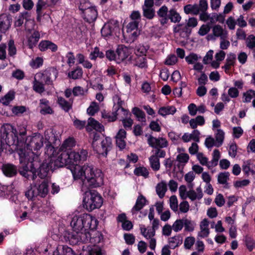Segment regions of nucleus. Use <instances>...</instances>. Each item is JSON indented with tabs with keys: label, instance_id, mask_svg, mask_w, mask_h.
<instances>
[{
	"label": "nucleus",
	"instance_id": "f257e3e1",
	"mask_svg": "<svg viewBox=\"0 0 255 255\" xmlns=\"http://www.w3.org/2000/svg\"><path fill=\"white\" fill-rule=\"evenodd\" d=\"M45 139L47 141L46 151L47 156H51V160L54 161V165L57 167H63L65 165L75 166L77 163L86 161L88 157V151L85 149H79L77 151H70L75 145V140L69 137L64 140L59 148H55L56 142H59L55 136L51 129L45 131Z\"/></svg>",
	"mask_w": 255,
	"mask_h": 255
},
{
	"label": "nucleus",
	"instance_id": "f03ea898",
	"mask_svg": "<svg viewBox=\"0 0 255 255\" xmlns=\"http://www.w3.org/2000/svg\"><path fill=\"white\" fill-rule=\"evenodd\" d=\"M70 170L74 180L81 183L82 191L89 188H97L104 184V176L102 170L91 164H76Z\"/></svg>",
	"mask_w": 255,
	"mask_h": 255
},
{
	"label": "nucleus",
	"instance_id": "7ed1b4c3",
	"mask_svg": "<svg viewBox=\"0 0 255 255\" xmlns=\"http://www.w3.org/2000/svg\"><path fill=\"white\" fill-rule=\"evenodd\" d=\"M19 154L21 162L23 161L28 162L27 165L24 166L19 171L21 175L28 179L31 178L32 180H34L37 176H38L41 179L44 178L49 175L51 170L59 167L55 166L54 161L51 160L52 157L51 156H47L48 158L45 159L40 166L38 170L37 171L34 167L32 161L26 157L25 153H23L21 151V152L19 153Z\"/></svg>",
	"mask_w": 255,
	"mask_h": 255
},
{
	"label": "nucleus",
	"instance_id": "20e7f679",
	"mask_svg": "<svg viewBox=\"0 0 255 255\" xmlns=\"http://www.w3.org/2000/svg\"><path fill=\"white\" fill-rule=\"evenodd\" d=\"M82 222L80 214L73 216L70 222V225L74 232L65 231L63 234L65 241L71 245H76L79 242L87 243L89 242L92 244L99 243L100 241V237L92 238V233L82 232Z\"/></svg>",
	"mask_w": 255,
	"mask_h": 255
},
{
	"label": "nucleus",
	"instance_id": "39448f33",
	"mask_svg": "<svg viewBox=\"0 0 255 255\" xmlns=\"http://www.w3.org/2000/svg\"><path fill=\"white\" fill-rule=\"evenodd\" d=\"M85 192L83 198L84 206L89 211L95 209L100 208L103 203V200L101 195L95 190L82 191Z\"/></svg>",
	"mask_w": 255,
	"mask_h": 255
},
{
	"label": "nucleus",
	"instance_id": "423d86ee",
	"mask_svg": "<svg viewBox=\"0 0 255 255\" xmlns=\"http://www.w3.org/2000/svg\"><path fill=\"white\" fill-rule=\"evenodd\" d=\"M49 192V185L45 180L33 183L30 188L25 193L28 199L32 200L35 197H45Z\"/></svg>",
	"mask_w": 255,
	"mask_h": 255
},
{
	"label": "nucleus",
	"instance_id": "0eeeda50",
	"mask_svg": "<svg viewBox=\"0 0 255 255\" xmlns=\"http://www.w3.org/2000/svg\"><path fill=\"white\" fill-rule=\"evenodd\" d=\"M112 140L111 138L106 137L101 138L95 134L92 142V147L95 151L99 155L106 156L108 151L112 148Z\"/></svg>",
	"mask_w": 255,
	"mask_h": 255
},
{
	"label": "nucleus",
	"instance_id": "6e6552de",
	"mask_svg": "<svg viewBox=\"0 0 255 255\" xmlns=\"http://www.w3.org/2000/svg\"><path fill=\"white\" fill-rule=\"evenodd\" d=\"M44 142L46 145L48 144L47 141L45 139V135L44 137L42 135L36 133L30 137L29 142L26 144L27 148L30 150V151L27 152L28 155H26V157L28 158L27 156H32L34 153L32 151L33 150H38L40 149L43 145ZM23 152H25V154H26L25 150L24 151H23Z\"/></svg>",
	"mask_w": 255,
	"mask_h": 255
},
{
	"label": "nucleus",
	"instance_id": "1a4fd4ad",
	"mask_svg": "<svg viewBox=\"0 0 255 255\" xmlns=\"http://www.w3.org/2000/svg\"><path fill=\"white\" fill-rule=\"evenodd\" d=\"M188 191L185 185H181L179 188V196L181 199L185 200L187 198L191 201L199 200L203 196L201 187H197L195 190L193 188H189Z\"/></svg>",
	"mask_w": 255,
	"mask_h": 255
},
{
	"label": "nucleus",
	"instance_id": "9d476101",
	"mask_svg": "<svg viewBox=\"0 0 255 255\" xmlns=\"http://www.w3.org/2000/svg\"><path fill=\"white\" fill-rule=\"evenodd\" d=\"M81 220L82 222V232L90 233L89 230L92 231V233H95L99 235V233L93 231L96 229L98 224L97 219L92 215L89 214H80Z\"/></svg>",
	"mask_w": 255,
	"mask_h": 255
},
{
	"label": "nucleus",
	"instance_id": "9b49d317",
	"mask_svg": "<svg viewBox=\"0 0 255 255\" xmlns=\"http://www.w3.org/2000/svg\"><path fill=\"white\" fill-rule=\"evenodd\" d=\"M3 133L6 135L8 145H18L19 143L18 131L12 125L5 124L2 127Z\"/></svg>",
	"mask_w": 255,
	"mask_h": 255
},
{
	"label": "nucleus",
	"instance_id": "f8f14e48",
	"mask_svg": "<svg viewBox=\"0 0 255 255\" xmlns=\"http://www.w3.org/2000/svg\"><path fill=\"white\" fill-rule=\"evenodd\" d=\"M58 71L54 67H50L42 72L37 73L35 76L38 80L47 85L52 84L53 79L55 80L58 76Z\"/></svg>",
	"mask_w": 255,
	"mask_h": 255
},
{
	"label": "nucleus",
	"instance_id": "ddd939ff",
	"mask_svg": "<svg viewBox=\"0 0 255 255\" xmlns=\"http://www.w3.org/2000/svg\"><path fill=\"white\" fill-rule=\"evenodd\" d=\"M117 63L121 62L128 59H130L132 53V50L124 45H119L116 50Z\"/></svg>",
	"mask_w": 255,
	"mask_h": 255
},
{
	"label": "nucleus",
	"instance_id": "4468645a",
	"mask_svg": "<svg viewBox=\"0 0 255 255\" xmlns=\"http://www.w3.org/2000/svg\"><path fill=\"white\" fill-rule=\"evenodd\" d=\"M146 200V199L142 196L139 195L136 201L135 204L133 207L131 209V213L132 215L134 216L135 218H137L136 215L139 212V215H138V217L141 218L144 216H145L147 213H143L140 211V210L145 205V202Z\"/></svg>",
	"mask_w": 255,
	"mask_h": 255
},
{
	"label": "nucleus",
	"instance_id": "2eb2a0df",
	"mask_svg": "<svg viewBox=\"0 0 255 255\" xmlns=\"http://www.w3.org/2000/svg\"><path fill=\"white\" fill-rule=\"evenodd\" d=\"M148 144L154 148H164L168 146V141L163 137L155 138L149 135L147 139Z\"/></svg>",
	"mask_w": 255,
	"mask_h": 255
},
{
	"label": "nucleus",
	"instance_id": "dca6fc26",
	"mask_svg": "<svg viewBox=\"0 0 255 255\" xmlns=\"http://www.w3.org/2000/svg\"><path fill=\"white\" fill-rule=\"evenodd\" d=\"M173 31L176 36H179L184 39H187L191 32V30L185 24H180L174 27Z\"/></svg>",
	"mask_w": 255,
	"mask_h": 255
},
{
	"label": "nucleus",
	"instance_id": "f3484780",
	"mask_svg": "<svg viewBox=\"0 0 255 255\" xmlns=\"http://www.w3.org/2000/svg\"><path fill=\"white\" fill-rule=\"evenodd\" d=\"M33 210H37L40 212L49 213L53 211V207L50 204L49 202L44 200L43 201L38 202L33 206Z\"/></svg>",
	"mask_w": 255,
	"mask_h": 255
},
{
	"label": "nucleus",
	"instance_id": "a211bd4d",
	"mask_svg": "<svg viewBox=\"0 0 255 255\" xmlns=\"http://www.w3.org/2000/svg\"><path fill=\"white\" fill-rule=\"evenodd\" d=\"M118 24L116 21H111L104 24L101 29V34L103 36L111 35L113 32L118 28Z\"/></svg>",
	"mask_w": 255,
	"mask_h": 255
},
{
	"label": "nucleus",
	"instance_id": "6ab92c4d",
	"mask_svg": "<svg viewBox=\"0 0 255 255\" xmlns=\"http://www.w3.org/2000/svg\"><path fill=\"white\" fill-rule=\"evenodd\" d=\"M18 131V136L19 135L20 138H19V143L18 146H17V149L19 150V153L21 152V151L23 152V150L20 148V146H22L23 144L25 145V143L24 142L25 139L24 136L26 134V126L24 124H22L18 126L17 129Z\"/></svg>",
	"mask_w": 255,
	"mask_h": 255
},
{
	"label": "nucleus",
	"instance_id": "aec40b11",
	"mask_svg": "<svg viewBox=\"0 0 255 255\" xmlns=\"http://www.w3.org/2000/svg\"><path fill=\"white\" fill-rule=\"evenodd\" d=\"M38 48L41 51H45L50 50L51 51L54 52L58 49L57 45L54 43L49 40H42L38 45Z\"/></svg>",
	"mask_w": 255,
	"mask_h": 255
},
{
	"label": "nucleus",
	"instance_id": "412c9836",
	"mask_svg": "<svg viewBox=\"0 0 255 255\" xmlns=\"http://www.w3.org/2000/svg\"><path fill=\"white\" fill-rule=\"evenodd\" d=\"M212 34L215 37H220L221 39H227L228 36V31L219 24L212 27Z\"/></svg>",
	"mask_w": 255,
	"mask_h": 255
},
{
	"label": "nucleus",
	"instance_id": "4be33fe9",
	"mask_svg": "<svg viewBox=\"0 0 255 255\" xmlns=\"http://www.w3.org/2000/svg\"><path fill=\"white\" fill-rule=\"evenodd\" d=\"M40 113L42 115L52 114L53 109L50 106L49 102L46 99H42L39 101Z\"/></svg>",
	"mask_w": 255,
	"mask_h": 255
},
{
	"label": "nucleus",
	"instance_id": "5701e85b",
	"mask_svg": "<svg viewBox=\"0 0 255 255\" xmlns=\"http://www.w3.org/2000/svg\"><path fill=\"white\" fill-rule=\"evenodd\" d=\"M53 255H76L72 249L66 246L58 245L53 252Z\"/></svg>",
	"mask_w": 255,
	"mask_h": 255
},
{
	"label": "nucleus",
	"instance_id": "b1692460",
	"mask_svg": "<svg viewBox=\"0 0 255 255\" xmlns=\"http://www.w3.org/2000/svg\"><path fill=\"white\" fill-rule=\"evenodd\" d=\"M83 18L90 23L96 20L98 16V11L95 6L90 9L82 14Z\"/></svg>",
	"mask_w": 255,
	"mask_h": 255
},
{
	"label": "nucleus",
	"instance_id": "393cba45",
	"mask_svg": "<svg viewBox=\"0 0 255 255\" xmlns=\"http://www.w3.org/2000/svg\"><path fill=\"white\" fill-rule=\"evenodd\" d=\"M209 222L206 219L202 220L200 224V231L198 234V236L201 238L207 237L210 234L209 228Z\"/></svg>",
	"mask_w": 255,
	"mask_h": 255
},
{
	"label": "nucleus",
	"instance_id": "a878e982",
	"mask_svg": "<svg viewBox=\"0 0 255 255\" xmlns=\"http://www.w3.org/2000/svg\"><path fill=\"white\" fill-rule=\"evenodd\" d=\"M116 138L117 146L121 149L125 148L126 145L125 141L126 138V131L123 129H120L116 136Z\"/></svg>",
	"mask_w": 255,
	"mask_h": 255
},
{
	"label": "nucleus",
	"instance_id": "bb28decb",
	"mask_svg": "<svg viewBox=\"0 0 255 255\" xmlns=\"http://www.w3.org/2000/svg\"><path fill=\"white\" fill-rule=\"evenodd\" d=\"M27 44L29 48L32 49L36 46L40 39V33L38 31H34L32 34L27 36Z\"/></svg>",
	"mask_w": 255,
	"mask_h": 255
},
{
	"label": "nucleus",
	"instance_id": "cd10ccee",
	"mask_svg": "<svg viewBox=\"0 0 255 255\" xmlns=\"http://www.w3.org/2000/svg\"><path fill=\"white\" fill-rule=\"evenodd\" d=\"M87 130L90 131L92 129L101 131L104 130V127L94 119L90 118L88 119V125L86 127Z\"/></svg>",
	"mask_w": 255,
	"mask_h": 255
},
{
	"label": "nucleus",
	"instance_id": "c85d7f7f",
	"mask_svg": "<svg viewBox=\"0 0 255 255\" xmlns=\"http://www.w3.org/2000/svg\"><path fill=\"white\" fill-rule=\"evenodd\" d=\"M176 111V108L173 106H165L159 108L158 114L163 117H166L168 115H173Z\"/></svg>",
	"mask_w": 255,
	"mask_h": 255
},
{
	"label": "nucleus",
	"instance_id": "c756f323",
	"mask_svg": "<svg viewBox=\"0 0 255 255\" xmlns=\"http://www.w3.org/2000/svg\"><path fill=\"white\" fill-rule=\"evenodd\" d=\"M2 170L4 175L8 177H12L17 173L16 167L14 165L9 163L3 164Z\"/></svg>",
	"mask_w": 255,
	"mask_h": 255
},
{
	"label": "nucleus",
	"instance_id": "7c9ffc66",
	"mask_svg": "<svg viewBox=\"0 0 255 255\" xmlns=\"http://www.w3.org/2000/svg\"><path fill=\"white\" fill-rule=\"evenodd\" d=\"M57 103L61 108L66 112H69L72 109L73 103V101L72 100L67 101L62 97H58Z\"/></svg>",
	"mask_w": 255,
	"mask_h": 255
},
{
	"label": "nucleus",
	"instance_id": "2f4dec72",
	"mask_svg": "<svg viewBox=\"0 0 255 255\" xmlns=\"http://www.w3.org/2000/svg\"><path fill=\"white\" fill-rule=\"evenodd\" d=\"M236 56L234 53H230L227 55L225 65L222 67L226 72H228L232 66H234L236 63Z\"/></svg>",
	"mask_w": 255,
	"mask_h": 255
},
{
	"label": "nucleus",
	"instance_id": "473e14b6",
	"mask_svg": "<svg viewBox=\"0 0 255 255\" xmlns=\"http://www.w3.org/2000/svg\"><path fill=\"white\" fill-rule=\"evenodd\" d=\"M225 55L226 53L222 50H220L218 52L216 53L215 56V60L212 61L211 63L212 67L215 69L219 68L220 62L224 59Z\"/></svg>",
	"mask_w": 255,
	"mask_h": 255
},
{
	"label": "nucleus",
	"instance_id": "72a5a7b5",
	"mask_svg": "<svg viewBox=\"0 0 255 255\" xmlns=\"http://www.w3.org/2000/svg\"><path fill=\"white\" fill-rule=\"evenodd\" d=\"M138 23L137 22L131 21L128 23L127 26V32L128 33H130V35L133 38L136 37L137 35V29L138 27Z\"/></svg>",
	"mask_w": 255,
	"mask_h": 255
},
{
	"label": "nucleus",
	"instance_id": "f704fd0d",
	"mask_svg": "<svg viewBox=\"0 0 255 255\" xmlns=\"http://www.w3.org/2000/svg\"><path fill=\"white\" fill-rule=\"evenodd\" d=\"M166 191L167 184L164 181L157 184L156 186V192L160 198H162L164 196Z\"/></svg>",
	"mask_w": 255,
	"mask_h": 255
},
{
	"label": "nucleus",
	"instance_id": "c9c22d12",
	"mask_svg": "<svg viewBox=\"0 0 255 255\" xmlns=\"http://www.w3.org/2000/svg\"><path fill=\"white\" fill-rule=\"evenodd\" d=\"M95 6V5L90 2L88 0H81L79 5V9L81 11V14H83L87 10L91 9Z\"/></svg>",
	"mask_w": 255,
	"mask_h": 255
},
{
	"label": "nucleus",
	"instance_id": "e433bc0d",
	"mask_svg": "<svg viewBox=\"0 0 255 255\" xmlns=\"http://www.w3.org/2000/svg\"><path fill=\"white\" fill-rule=\"evenodd\" d=\"M189 124L191 127L194 129L198 126H202L205 124V120L203 116H197L195 119H192L190 120Z\"/></svg>",
	"mask_w": 255,
	"mask_h": 255
},
{
	"label": "nucleus",
	"instance_id": "4c0bfd02",
	"mask_svg": "<svg viewBox=\"0 0 255 255\" xmlns=\"http://www.w3.org/2000/svg\"><path fill=\"white\" fill-rule=\"evenodd\" d=\"M215 136L217 141V147H219L223 143L225 138V132L220 128L217 129L215 131Z\"/></svg>",
	"mask_w": 255,
	"mask_h": 255
},
{
	"label": "nucleus",
	"instance_id": "58836bf2",
	"mask_svg": "<svg viewBox=\"0 0 255 255\" xmlns=\"http://www.w3.org/2000/svg\"><path fill=\"white\" fill-rule=\"evenodd\" d=\"M140 229L141 234L147 240L154 237L155 236V231L153 229H151L150 227H141Z\"/></svg>",
	"mask_w": 255,
	"mask_h": 255
},
{
	"label": "nucleus",
	"instance_id": "ea45409f",
	"mask_svg": "<svg viewBox=\"0 0 255 255\" xmlns=\"http://www.w3.org/2000/svg\"><path fill=\"white\" fill-rule=\"evenodd\" d=\"M149 160L150 166L154 171H158L160 169L159 159L156 155H151L149 157Z\"/></svg>",
	"mask_w": 255,
	"mask_h": 255
},
{
	"label": "nucleus",
	"instance_id": "a19ab883",
	"mask_svg": "<svg viewBox=\"0 0 255 255\" xmlns=\"http://www.w3.org/2000/svg\"><path fill=\"white\" fill-rule=\"evenodd\" d=\"M134 65L140 68H145L147 67L145 56H136L134 60Z\"/></svg>",
	"mask_w": 255,
	"mask_h": 255
},
{
	"label": "nucleus",
	"instance_id": "79ce46f5",
	"mask_svg": "<svg viewBox=\"0 0 255 255\" xmlns=\"http://www.w3.org/2000/svg\"><path fill=\"white\" fill-rule=\"evenodd\" d=\"M118 115H119L118 112L113 110L112 113H107L104 111L102 113V117L104 119H107L109 122H114L116 121Z\"/></svg>",
	"mask_w": 255,
	"mask_h": 255
},
{
	"label": "nucleus",
	"instance_id": "37998d69",
	"mask_svg": "<svg viewBox=\"0 0 255 255\" xmlns=\"http://www.w3.org/2000/svg\"><path fill=\"white\" fill-rule=\"evenodd\" d=\"M195 178V174L193 171H189L184 176V179L187 183L188 188H193L194 184L193 183Z\"/></svg>",
	"mask_w": 255,
	"mask_h": 255
},
{
	"label": "nucleus",
	"instance_id": "c03bdc74",
	"mask_svg": "<svg viewBox=\"0 0 255 255\" xmlns=\"http://www.w3.org/2000/svg\"><path fill=\"white\" fill-rule=\"evenodd\" d=\"M39 80L38 78H36V76H35L34 80L33 82V89L36 92L41 94L44 91L45 88L44 85Z\"/></svg>",
	"mask_w": 255,
	"mask_h": 255
},
{
	"label": "nucleus",
	"instance_id": "a18cd8bd",
	"mask_svg": "<svg viewBox=\"0 0 255 255\" xmlns=\"http://www.w3.org/2000/svg\"><path fill=\"white\" fill-rule=\"evenodd\" d=\"M132 112L133 114L136 117L137 120L141 122H145V115L143 111L137 107L132 109Z\"/></svg>",
	"mask_w": 255,
	"mask_h": 255
},
{
	"label": "nucleus",
	"instance_id": "49530a36",
	"mask_svg": "<svg viewBox=\"0 0 255 255\" xmlns=\"http://www.w3.org/2000/svg\"><path fill=\"white\" fill-rule=\"evenodd\" d=\"M113 111L119 112L120 108L123 107L124 102L121 100V97L118 95H116L113 97Z\"/></svg>",
	"mask_w": 255,
	"mask_h": 255
},
{
	"label": "nucleus",
	"instance_id": "de8ad7c7",
	"mask_svg": "<svg viewBox=\"0 0 255 255\" xmlns=\"http://www.w3.org/2000/svg\"><path fill=\"white\" fill-rule=\"evenodd\" d=\"M10 21L8 18H0V32L5 33L10 26Z\"/></svg>",
	"mask_w": 255,
	"mask_h": 255
},
{
	"label": "nucleus",
	"instance_id": "09e8293b",
	"mask_svg": "<svg viewBox=\"0 0 255 255\" xmlns=\"http://www.w3.org/2000/svg\"><path fill=\"white\" fill-rule=\"evenodd\" d=\"M104 57V54L97 47H95L89 55V58L92 60H96L97 58H103Z\"/></svg>",
	"mask_w": 255,
	"mask_h": 255
},
{
	"label": "nucleus",
	"instance_id": "8fccbe9b",
	"mask_svg": "<svg viewBox=\"0 0 255 255\" xmlns=\"http://www.w3.org/2000/svg\"><path fill=\"white\" fill-rule=\"evenodd\" d=\"M14 98V92H8L3 97L1 98L0 102L4 105H8Z\"/></svg>",
	"mask_w": 255,
	"mask_h": 255
},
{
	"label": "nucleus",
	"instance_id": "3c124183",
	"mask_svg": "<svg viewBox=\"0 0 255 255\" xmlns=\"http://www.w3.org/2000/svg\"><path fill=\"white\" fill-rule=\"evenodd\" d=\"M185 13L197 14L199 12V8L197 5L187 4L184 7Z\"/></svg>",
	"mask_w": 255,
	"mask_h": 255
},
{
	"label": "nucleus",
	"instance_id": "603ef678",
	"mask_svg": "<svg viewBox=\"0 0 255 255\" xmlns=\"http://www.w3.org/2000/svg\"><path fill=\"white\" fill-rule=\"evenodd\" d=\"M252 166L253 165L250 160L245 161L242 165L243 170L247 175H249L251 173L254 174L255 172L252 169Z\"/></svg>",
	"mask_w": 255,
	"mask_h": 255
},
{
	"label": "nucleus",
	"instance_id": "864d4df0",
	"mask_svg": "<svg viewBox=\"0 0 255 255\" xmlns=\"http://www.w3.org/2000/svg\"><path fill=\"white\" fill-rule=\"evenodd\" d=\"M99 104L95 102H93L87 110V114L90 116H94L99 111Z\"/></svg>",
	"mask_w": 255,
	"mask_h": 255
},
{
	"label": "nucleus",
	"instance_id": "5fc2aeb1",
	"mask_svg": "<svg viewBox=\"0 0 255 255\" xmlns=\"http://www.w3.org/2000/svg\"><path fill=\"white\" fill-rule=\"evenodd\" d=\"M253 98H255V91L249 90L243 93V100L244 103L250 102Z\"/></svg>",
	"mask_w": 255,
	"mask_h": 255
},
{
	"label": "nucleus",
	"instance_id": "6e6d98bb",
	"mask_svg": "<svg viewBox=\"0 0 255 255\" xmlns=\"http://www.w3.org/2000/svg\"><path fill=\"white\" fill-rule=\"evenodd\" d=\"M246 43L248 48L255 51V36L254 35H249L246 38Z\"/></svg>",
	"mask_w": 255,
	"mask_h": 255
},
{
	"label": "nucleus",
	"instance_id": "4d7b16f0",
	"mask_svg": "<svg viewBox=\"0 0 255 255\" xmlns=\"http://www.w3.org/2000/svg\"><path fill=\"white\" fill-rule=\"evenodd\" d=\"M134 173L137 176H142L144 178H147L148 176L149 172L144 167H138L135 168Z\"/></svg>",
	"mask_w": 255,
	"mask_h": 255
},
{
	"label": "nucleus",
	"instance_id": "13d9d810",
	"mask_svg": "<svg viewBox=\"0 0 255 255\" xmlns=\"http://www.w3.org/2000/svg\"><path fill=\"white\" fill-rule=\"evenodd\" d=\"M147 50L145 46L139 44L136 46L134 53L136 56H145Z\"/></svg>",
	"mask_w": 255,
	"mask_h": 255
},
{
	"label": "nucleus",
	"instance_id": "bf43d9fd",
	"mask_svg": "<svg viewBox=\"0 0 255 255\" xmlns=\"http://www.w3.org/2000/svg\"><path fill=\"white\" fill-rule=\"evenodd\" d=\"M87 92V89H84L80 86H76L73 88L72 90V93L75 96H84Z\"/></svg>",
	"mask_w": 255,
	"mask_h": 255
},
{
	"label": "nucleus",
	"instance_id": "052dcab7",
	"mask_svg": "<svg viewBox=\"0 0 255 255\" xmlns=\"http://www.w3.org/2000/svg\"><path fill=\"white\" fill-rule=\"evenodd\" d=\"M83 75V71L81 68H77L74 71L68 73V77L73 79H77L81 78Z\"/></svg>",
	"mask_w": 255,
	"mask_h": 255
},
{
	"label": "nucleus",
	"instance_id": "680f3d73",
	"mask_svg": "<svg viewBox=\"0 0 255 255\" xmlns=\"http://www.w3.org/2000/svg\"><path fill=\"white\" fill-rule=\"evenodd\" d=\"M176 159L180 163L185 164L189 159V156L187 153L181 152L177 156Z\"/></svg>",
	"mask_w": 255,
	"mask_h": 255
},
{
	"label": "nucleus",
	"instance_id": "e2e57ef3",
	"mask_svg": "<svg viewBox=\"0 0 255 255\" xmlns=\"http://www.w3.org/2000/svg\"><path fill=\"white\" fill-rule=\"evenodd\" d=\"M229 173L228 172H224L220 173L218 176V181L220 184H226L229 178Z\"/></svg>",
	"mask_w": 255,
	"mask_h": 255
},
{
	"label": "nucleus",
	"instance_id": "0e129e2a",
	"mask_svg": "<svg viewBox=\"0 0 255 255\" xmlns=\"http://www.w3.org/2000/svg\"><path fill=\"white\" fill-rule=\"evenodd\" d=\"M169 18L173 22H179L181 18L179 14L174 9H171L169 11Z\"/></svg>",
	"mask_w": 255,
	"mask_h": 255
},
{
	"label": "nucleus",
	"instance_id": "69168bd1",
	"mask_svg": "<svg viewBox=\"0 0 255 255\" xmlns=\"http://www.w3.org/2000/svg\"><path fill=\"white\" fill-rule=\"evenodd\" d=\"M183 226L184 221L183 219L176 220L173 224L172 228L174 232H178L182 229Z\"/></svg>",
	"mask_w": 255,
	"mask_h": 255
},
{
	"label": "nucleus",
	"instance_id": "338daca9",
	"mask_svg": "<svg viewBox=\"0 0 255 255\" xmlns=\"http://www.w3.org/2000/svg\"><path fill=\"white\" fill-rule=\"evenodd\" d=\"M143 16L148 19H152L154 16L153 7H142Z\"/></svg>",
	"mask_w": 255,
	"mask_h": 255
},
{
	"label": "nucleus",
	"instance_id": "774afa93",
	"mask_svg": "<svg viewBox=\"0 0 255 255\" xmlns=\"http://www.w3.org/2000/svg\"><path fill=\"white\" fill-rule=\"evenodd\" d=\"M43 63V58L38 57L30 61V65L33 68H38L42 65Z\"/></svg>",
	"mask_w": 255,
	"mask_h": 255
}]
</instances>
